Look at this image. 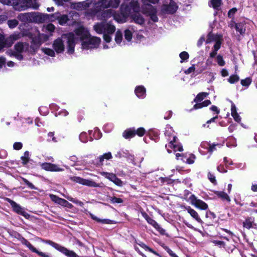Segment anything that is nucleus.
<instances>
[{
    "instance_id": "f257e3e1",
    "label": "nucleus",
    "mask_w": 257,
    "mask_h": 257,
    "mask_svg": "<svg viewBox=\"0 0 257 257\" xmlns=\"http://www.w3.org/2000/svg\"><path fill=\"white\" fill-rule=\"evenodd\" d=\"M63 39L66 40V52L70 55L73 54L74 53L76 42L74 34L71 32L63 34L61 37L55 40L52 45L53 48L57 54L63 53L65 50Z\"/></svg>"
},
{
    "instance_id": "f03ea898",
    "label": "nucleus",
    "mask_w": 257,
    "mask_h": 257,
    "mask_svg": "<svg viewBox=\"0 0 257 257\" xmlns=\"http://www.w3.org/2000/svg\"><path fill=\"white\" fill-rule=\"evenodd\" d=\"M42 241L45 243L50 245L68 257H80L74 251L69 250L66 247L51 240L42 239Z\"/></svg>"
},
{
    "instance_id": "7ed1b4c3",
    "label": "nucleus",
    "mask_w": 257,
    "mask_h": 257,
    "mask_svg": "<svg viewBox=\"0 0 257 257\" xmlns=\"http://www.w3.org/2000/svg\"><path fill=\"white\" fill-rule=\"evenodd\" d=\"M42 241L45 243L50 245L68 257H80L74 251L69 250L66 247L51 240L42 239Z\"/></svg>"
},
{
    "instance_id": "20e7f679",
    "label": "nucleus",
    "mask_w": 257,
    "mask_h": 257,
    "mask_svg": "<svg viewBox=\"0 0 257 257\" xmlns=\"http://www.w3.org/2000/svg\"><path fill=\"white\" fill-rule=\"evenodd\" d=\"M94 30L99 34L105 33V34H112L115 31V27L109 23L102 22L96 24L94 26Z\"/></svg>"
},
{
    "instance_id": "39448f33",
    "label": "nucleus",
    "mask_w": 257,
    "mask_h": 257,
    "mask_svg": "<svg viewBox=\"0 0 257 257\" xmlns=\"http://www.w3.org/2000/svg\"><path fill=\"white\" fill-rule=\"evenodd\" d=\"M165 136L169 137L168 140L169 141L168 144V147L171 149H173L175 151H178L179 152H182L183 151V147L180 143H177L176 140L177 138L176 136L173 135L172 139H171V136L170 135V133L168 131H166L165 133Z\"/></svg>"
},
{
    "instance_id": "423d86ee",
    "label": "nucleus",
    "mask_w": 257,
    "mask_h": 257,
    "mask_svg": "<svg viewBox=\"0 0 257 257\" xmlns=\"http://www.w3.org/2000/svg\"><path fill=\"white\" fill-rule=\"evenodd\" d=\"M100 42V39L97 37L90 38L86 41L82 42V48L84 49L88 50L97 48Z\"/></svg>"
},
{
    "instance_id": "0eeeda50",
    "label": "nucleus",
    "mask_w": 257,
    "mask_h": 257,
    "mask_svg": "<svg viewBox=\"0 0 257 257\" xmlns=\"http://www.w3.org/2000/svg\"><path fill=\"white\" fill-rule=\"evenodd\" d=\"M7 200L11 204L13 210L15 212L23 216L26 219H29L30 218V215L27 213L21 206L9 198H7Z\"/></svg>"
},
{
    "instance_id": "6e6552de",
    "label": "nucleus",
    "mask_w": 257,
    "mask_h": 257,
    "mask_svg": "<svg viewBox=\"0 0 257 257\" xmlns=\"http://www.w3.org/2000/svg\"><path fill=\"white\" fill-rule=\"evenodd\" d=\"M178 6L175 1L170 0L169 4H163L162 6V11L167 14H174L177 11Z\"/></svg>"
},
{
    "instance_id": "1a4fd4ad",
    "label": "nucleus",
    "mask_w": 257,
    "mask_h": 257,
    "mask_svg": "<svg viewBox=\"0 0 257 257\" xmlns=\"http://www.w3.org/2000/svg\"><path fill=\"white\" fill-rule=\"evenodd\" d=\"M189 200L191 204L195 206L196 208L201 210H206L208 208V205L204 201L197 199L194 194H192L190 196Z\"/></svg>"
},
{
    "instance_id": "9d476101",
    "label": "nucleus",
    "mask_w": 257,
    "mask_h": 257,
    "mask_svg": "<svg viewBox=\"0 0 257 257\" xmlns=\"http://www.w3.org/2000/svg\"><path fill=\"white\" fill-rule=\"evenodd\" d=\"M42 42L39 37L35 36L32 38L30 46L29 51L31 54H35L39 50Z\"/></svg>"
},
{
    "instance_id": "9b49d317",
    "label": "nucleus",
    "mask_w": 257,
    "mask_h": 257,
    "mask_svg": "<svg viewBox=\"0 0 257 257\" xmlns=\"http://www.w3.org/2000/svg\"><path fill=\"white\" fill-rule=\"evenodd\" d=\"M119 0H100L98 4L102 8L111 7L117 8L120 4Z\"/></svg>"
},
{
    "instance_id": "f8f14e48",
    "label": "nucleus",
    "mask_w": 257,
    "mask_h": 257,
    "mask_svg": "<svg viewBox=\"0 0 257 257\" xmlns=\"http://www.w3.org/2000/svg\"><path fill=\"white\" fill-rule=\"evenodd\" d=\"M50 197L53 202L62 206L66 207L69 209H71L73 207V205L68 201L60 198L57 195L51 194L50 195Z\"/></svg>"
},
{
    "instance_id": "ddd939ff",
    "label": "nucleus",
    "mask_w": 257,
    "mask_h": 257,
    "mask_svg": "<svg viewBox=\"0 0 257 257\" xmlns=\"http://www.w3.org/2000/svg\"><path fill=\"white\" fill-rule=\"evenodd\" d=\"M41 167L42 169L46 171L60 172L63 170V169L60 168L58 165L51 163H43L41 165Z\"/></svg>"
},
{
    "instance_id": "4468645a",
    "label": "nucleus",
    "mask_w": 257,
    "mask_h": 257,
    "mask_svg": "<svg viewBox=\"0 0 257 257\" xmlns=\"http://www.w3.org/2000/svg\"><path fill=\"white\" fill-rule=\"evenodd\" d=\"M242 226L247 229L256 228L257 224L255 222L254 217L252 216L246 217L242 222Z\"/></svg>"
},
{
    "instance_id": "2eb2a0df",
    "label": "nucleus",
    "mask_w": 257,
    "mask_h": 257,
    "mask_svg": "<svg viewBox=\"0 0 257 257\" xmlns=\"http://www.w3.org/2000/svg\"><path fill=\"white\" fill-rule=\"evenodd\" d=\"M32 22L43 23L46 22V18L48 16L46 14H43L37 12L31 13Z\"/></svg>"
},
{
    "instance_id": "dca6fc26",
    "label": "nucleus",
    "mask_w": 257,
    "mask_h": 257,
    "mask_svg": "<svg viewBox=\"0 0 257 257\" xmlns=\"http://www.w3.org/2000/svg\"><path fill=\"white\" fill-rule=\"evenodd\" d=\"M15 49L17 52L21 53L24 52H29L30 45L26 42H18L15 45Z\"/></svg>"
},
{
    "instance_id": "f3484780",
    "label": "nucleus",
    "mask_w": 257,
    "mask_h": 257,
    "mask_svg": "<svg viewBox=\"0 0 257 257\" xmlns=\"http://www.w3.org/2000/svg\"><path fill=\"white\" fill-rule=\"evenodd\" d=\"M74 32L77 36H80L81 40H84L88 38L89 33L85 30L83 26H80L74 30Z\"/></svg>"
},
{
    "instance_id": "a211bd4d",
    "label": "nucleus",
    "mask_w": 257,
    "mask_h": 257,
    "mask_svg": "<svg viewBox=\"0 0 257 257\" xmlns=\"http://www.w3.org/2000/svg\"><path fill=\"white\" fill-rule=\"evenodd\" d=\"M135 93L138 98L143 99L146 96V89L143 85L137 86L135 88Z\"/></svg>"
},
{
    "instance_id": "6ab92c4d",
    "label": "nucleus",
    "mask_w": 257,
    "mask_h": 257,
    "mask_svg": "<svg viewBox=\"0 0 257 257\" xmlns=\"http://www.w3.org/2000/svg\"><path fill=\"white\" fill-rule=\"evenodd\" d=\"M131 17L134 22L137 24L143 25L145 23V19L139 12L132 14Z\"/></svg>"
},
{
    "instance_id": "aec40b11",
    "label": "nucleus",
    "mask_w": 257,
    "mask_h": 257,
    "mask_svg": "<svg viewBox=\"0 0 257 257\" xmlns=\"http://www.w3.org/2000/svg\"><path fill=\"white\" fill-rule=\"evenodd\" d=\"M120 14L123 18L128 17L131 13V9L130 6L127 5L122 4L120 8Z\"/></svg>"
},
{
    "instance_id": "412c9836",
    "label": "nucleus",
    "mask_w": 257,
    "mask_h": 257,
    "mask_svg": "<svg viewBox=\"0 0 257 257\" xmlns=\"http://www.w3.org/2000/svg\"><path fill=\"white\" fill-rule=\"evenodd\" d=\"M18 19L20 21L25 23L32 22L31 13L20 14L18 16Z\"/></svg>"
},
{
    "instance_id": "4be33fe9",
    "label": "nucleus",
    "mask_w": 257,
    "mask_h": 257,
    "mask_svg": "<svg viewBox=\"0 0 257 257\" xmlns=\"http://www.w3.org/2000/svg\"><path fill=\"white\" fill-rule=\"evenodd\" d=\"M185 209L187 210V212L190 214V215L198 222L201 223L202 222L198 213L195 210L191 208L190 206H187L185 207Z\"/></svg>"
},
{
    "instance_id": "5701e85b",
    "label": "nucleus",
    "mask_w": 257,
    "mask_h": 257,
    "mask_svg": "<svg viewBox=\"0 0 257 257\" xmlns=\"http://www.w3.org/2000/svg\"><path fill=\"white\" fill-rule=\"evenodd\" d=\"M122 137L125 139H130L135 137V127H130L122 133Z\"/></svg>"
},
{
    "instance_id": "b1692460",
    "label": "nucleus",
    "mask_w": 257,
    "mask_h": 257,
    "mask_svg": "<svg viewBox=\"0 0 257 257\" xmlns=\"http://www.w3.org/2000/svg\"><path fill=\"white\" fill-rule=\"evenodd\" d=\"M143 13L146 14L147 16H150L155 13H157V9L155 7L151 5H148L143 10Z\"/></svg>"
},
{
    "instance_id": "393cba45",
    "label": "nucleus",
    "mask_w": 257,
    "mask_h": 257,
    "mask_svg": "<svg viewBox=\"0 0 257 257\" xmlns=\"http://www.w3.org/2000/svg\"><path fill=\"white\" fill-rule=\"evenodd\" d=\"M22 0H0V2L8 6H13L16 7L19 6L22 3Z\"/></svg>"
},
{
    "instance_id": "a878e982",
    "label": "nucleus",
    "mask_w": 257,
    "mask_h": 257,
    "mask_svg": "<svg viewBox=\"0 0 257 257\" xmlns=\"http://www.w3.org/2000/svg\"><path fill=\"white\" fill-rule=\"evenodd\" d=\"M215 194L218 196V197L221 199L222 200H225L228 202L230 201V198L227 194L224 191H216Z\"/></svg>"
},
{
    "instance_id": "bb28decb",
    "label": "nucleus",
    "mask_w": 257,
    "mask_h": 257,
    "mask_svg": "<svg viewBox=\"0 0 257 257\" xmlns=\"http://www.w3.org/2000/svg\"><path fill=\"white\" fill-rule=\"evenodd\" d=\"M141 247L144 248L146 251H148L158 256L159 257H161V255L159 254V253H158L156 251L154 250L153 248L150 247L148 245H147L145 243L141 242L140 243H138Z\"/></svg>"
},
{
    "instance_id": "cd10ccee",
    "label": "nucleus",
    "mask_w": 257,
    "mask_h": 257,
    "mask_svg": "<svg viewBox=\"0 0 257 257\" xmlns=\"http://www.w3.org/2000/svg\"><path fill=\"white\" fill-rule=\"evenodd\" d=\"M83 185H85L89 187H101L100 184L99 183H97L92 180H88L84 179L83 180Z\"/></svg>"
},
{
    "instance_id": "c85d7f7f",
    "label": "nucleus",
    "mask_w": 257,
    "mask_h": 257,
    "mask_svg": "<svg viewBox=\"0 0 257 257\" xmlns=\"http://www.w3.org/2000/svg\"><path fill=\"white\" fill-rule=\"evenodd\" d=\"M129 6H130V8L135 12H138L140 10V4L138 1L132 0L129 3Z\"/></svg>"
},
{
    "instance_id": "c756f323",
    "label": "nucleus",
    "mask_w": 257,
    "mask_h": 257,
    "mask_svg": "<svg viewBox=\"0 0 257 257\" xmlns=\"http://www.w3.org/2000/svg\"><path fill=\"white\" fill-rule=\"evenodd\" d=\"M23 166H26L30 161V153L28 151L24 152V155L21 157Z\"/></svg>"
},
{
    "instance_id": "7c9ffc66",
    "label": "nucleus",
    "mask_w": 257,
    "mask_h": 257,
    "mask_svg": "<svg viewBox=\"0 0 257 257\" xmlns=\"http://www.w3.org/2000/svg\"><path fill=\"white\" fill-rule=\"evenodd\" d=\"M209 95V93L208 92H200L199 93L196 97L194 99V101L196 103L201 102L203 100L205 97H206Z\"/></svg>"
},
{
    "instance_id": "2f4dec72",
    "label": "nucleus",
    "mask_w": 257,
    "mask_h": 257,
    "mask_svg": "<svg viewBox=\"0 0 257 257\" xmlns=\"http://www.w3.org/2000/svg\"><path fill=\"white\" fill-rule=\"evenodd\" d=\"M90 216H91V218L93 220L97 221V222H100L102 224H111L112 222V220H111L110 219H99L97 217L95 216V215H94L92 214H90Z\"/></svg>"
},
{
    "instance_id": "473e14b6",
    "label": "nucleus",
    "mask_w": 257,
    "mask_h": 257,
    "mask_svg": "<svg viewBox=\"0 0 257 257\" xmlns=\"http://www.w3.org/2000/svg\"><path fill=\"white\" fill-rule=\"evenodd\" d=\"M112 16V13L110 10L103 11L101 14V19L104 21H106L107 19L110 18Z\"/></svg>"
},
{
    "instance_id": "72a5a7b5",
    "label": "nucleus",
    "mask_w": 257,
    "mask_h": 257,
    "mask_svg": "<svg viewBox=\"0 0 257 257\" xmlns=\"http://www.w3.org/2000/svg\"><path fill=\"white\" fill-rule=\"evenodd\" d=\"M48 16L46 18V22H54L56 20H58L59 17L60 16V13H55L53 14H47Z\"/></svg>"
},
{
    "instance_id": "f704fd0d",
    "label": "nucleus",
    "mask_w": 257,
    "mask_h": 257,
    "mask_svg": "<svg viewBox=\"0 0 257 257\" xmlns=\"http://www.w3.org/2000/svg\"><path fill=\"white\" fill-rule=\"evenodd\" d=\"M208 147L207 148V151L209 153H212L214 151L216 150V147H221V145L220 144H210V143H207Z\"/></svg>"
},
{
    "instance_id": "c9c22d12",
    "label": "nucleus",
    "mask_w": 257,
    "mask_h": 257,
    "mask_svg": "<svg viewBox=\"0 0 257 257\" xmlns=\"http://www.w3.org/2000/svg\"><path fill=\"white\" fill-rule=\"evenodd\" d=\"M217 35H214L211 32H209L207 36V39L206 40V43L209 44L213 41H217Z\"/></svg>"
},
{
    "instance_id": "e433bc0d",
    "label": "nucleus",
    "mask_w": 257,
    "mask_h": 257,
    "mask_svg": "<svg viewBox=\"0 0 257 257\" xmlns=\"http://www.w3.org/2000/svg\"><path fill=\"white\" fill-rule=\"evenodd\" d=\"M146 133V130L143 127H139L137 129H136L135 128V136L136 135H137L138 136H139L140 137H142L145 135Z\"/></svg>"
},
{
    "instance_id": "4c0bfd02",
    "label": "nucleus",
    "mask_w": 257,
    "mask_h": 257,
    "mask_svg": "<svg viewBox=\"0 0 257 257\" xmlns=\"http://www.w3.org/2000/svg\"><path fill=\"white\" fill-rule=\"evenodd\" d=\"M108 200H109V201L111 203H113V204H114V203L119 204V203H122L123 202V200L122 199H121L120 198H117L115 196H108Z\"/></svg>"
},
{
    "instance_id": "58836bf2",
    "label": "nucleus",
    "mask_w": 257,
    "mask_h": 257,
    "mask_svg": "<svg viewBox=\"0 0 257 257\" xmlns=\"http://www.w3.org/2000/svg\"><path fill=\"white\" fill-rule=\"evenodd\" d=\"M235 28L236 31L239 32L241 35L244 34L245 31L243 25L241 23H236L235 24Z\"/></svg>"
},
{
    "instance_id": "ea45409f",
    "label": "nucleus",
    "mask_w": 257,
    "mask_h": 257,
    "mask_svg": "<svg viewBox=\"0 0 257 257\" xmlns=\"http://www.w3.org/2000/svg\"><path fill=\"white\" fill-rule=\"evenodd\" d=\"M58 20L60 25H63L65 24L68 21V16L66 15H61L60 14V16L59 17Z\"/></svg>"
},
{
    "instance_id": "a19ab883",
    "label": "nucleus",
    "mask_w": 257,
    "mask_h": 257,
    "mask_svg": "<svg viewBox=\"0 0 257 257\" xmlns=\"http://www.w3.org/2000/svg\"><path fill=\"white\" fill-rule=\"evenodd\" d=\"M221 1L222 0H211L210 3L214 9L218 10L221 5Z\"/></svg>"
},
{
    "instance_id": "79ce46f5",
    "label": "nucleus",
    "mask_w": 257,
    "mask_h": 257,
    "mask_svg": "<svg viewBox=\"0 0 257 257\" xmlns=\"http://www.w3.org/2000/svg\"><path fill=\"white\" fill-rule=\"evenodd\" d=\"M239 80V77L237 74H233L230 76V77L227 79L228 81L230 84H234L237 82H238Z\"/></svg>"
},
{
    "instance_id": "37998d69",
    "label": "nucleus",
    "mask_w": 257,
    "mask_h": 257,
    "mask_svg": "<svg viewBox=\"0 0 257 257\" xmlns=\"http://www.w3.org/2000/svg\"><path fill=\"white\" fill-rule=\"evenodd\" d=\"M43 51L44 53L51 57H55V50L49 48H45L43 49Z\"/></svg>"
},
{
    "instance_id": "c03bdc74",
    "label": "nucleus",
    "mask_w": 257,
    "mask_h": 257,
    "mask_svg": "<svg viewBox=\"0 0 257 257\" xmlns=\"http://www.w3.org/2000/svg\"><path fill=\"white\" fill-rule=\"evenodd\" d=\"M179 57L181 59L180 62L183 63L184 61L189 59V55L187 52L183 51L180 53Z\"/></svg>"
},
{
    "instance_id": "a18cd8bd",
    "label": "nucleus",
    "mask_w": 257,
    "mask_h": 257,
    "mask_svg": "<svg viewBox=\"0 0 257 257\" xmlns=\"http://www.w3.org/2000/svg\"><path fill=\"white\" fill-rule=\"evenodd\" d=\"M217 63L220 66H223L225 64V61L223 58V56L221 55H218L216 58Z\"/></svg>"
},
{
    "instance_id": "49530a36",
    "label": "nucleus",
    "mask_w": 257,
    "mask_h": 257,
    "mask_svg": "<svg viewBox=\"0 0 257 257\" xmlns=\"http://www.w3.org/2000/svg\"><path fill=\"white\" fill-rule=\"evenodd\" d=\"M162 246L171 257H179L168 246L163 244L162 245Z\"/></svg>"
},
{
    "instance_id": "de8ad7c7",
    "label": "nucleus",
    "mask_w": 257,
    "mask_h": 257,
    "mask_svg": "<svg viewBox=\"0 0 257 257\" xmlns=\"http://www.w3.org/2000/svg\"><path fill=\"white\" fill-rule=\"evenodd\" d=\"M252 80L250 77H247L240 81V83L243 86L248 87L251 83Z\"/></svg>"
},
{
    "instance_id": "09e8293b",
    "label": "nucleus",
    "mask_w": 257,
    "mask_h": 257,
    "mask_svg": "<svg viewBox=\"0 0 257 257\" xmlns=\"http://www.w3.org/2000/svg\"><path fill=\"white\" fill-rule=\"evenodd\" d=\"M16 39H15L14 40H15ZM4 41H5V47H10L12 46L13 44L14 43V40L12 39V37H10L9 38H7L5 39L4 38Z\"/></svg>"
},
{
    "instance_id": "8fccbe9b",
    "label": "nucleus",
    "mask_w": 257,
    "mask_h": 257,
    "mask_svg": "<svg viewBox=\"0 0 257 257\" xmlns=\"http://www.w3.org/2000/svg\"><path fill=\"white\" fill-rule=\"evenodd\" d=\"M18 24V21L16 19L10 20L8 21V25L9 27L11 29H13L16 27Z\"/></svg>"
},
{
    "instance_id": "3c124183",
    "label": "nucleus",
    "mask_w": 257,
    "mask_h": 257,
    "mask_svg": "<svg viewBox=\"0 0 257 257\" xmlns=\"http://www.w3.org/2000/svg\"><path fill=\"white\" fill-rule=\"evenodd\" d=\"M122 39V33L119 31H117L116 32L115 36V41L117 44H120Z\"/></svg>"
},
{
    "instance_id": "603ef678",
    "label": "nucleus",
    "mask_w": 257,
    "mask_h": 257,
    "mask_svg": "<svg viewBox=\"0 0 257 257\" xmlns=\"http://www.w3.org/2000/svg\"><path fill=\"white\" fill-rule=\"evenodd\" d=\"M207 177L208 179L209 180V181L214 185H217V182L216 180L215 176L214 175V174H212L210 172L208 173L207 174Z\"/></svg>"
},
{
    "instance_id": "864d4df0",
    "label": "nucleus",
    "mask_w": 257,
    "mask_h": 257,
    "mask_svg": "<svg viewBox=\"0 0 257 257\" xmlns=\"http://www.w3.org/2000/svg\"><path fill=\"white\" fill-rule=\"evenodd\" d=\"M149 136L151 139L154 140L156 142L159 138V134L157 132H150Z\"/></svg>"
},
{
    "instance_id": "5fc2aeb1",
    "label": "nucleus",
    "mask_w": 257,
    "mask_h": 257,
    "mask_svg": "<svg viewBox=\"0 0 257 257\" xmlns=\"http://www.w3.org/2000/svg\"><path fill=\"white\" fill-rule=\"evenodd\" d=\"M133 34L130 30H125L124 31V38L127 41H131L132 39Z\"/></svg>"
},
{
    "instance_id": "6e6d98bb",
    "label": "nucleus",
    "mask_w": 257,
    "mask_h": 257,
    "mask_svg": "<svg viewBox=\"0 0 257 257\" xmlns=\"http://www.w3.org/2000/svg\"><path fill=\"white\" fill-rule=\"evenodd\" d=\"M101 174L110 181L112 180L113 177L115 175V174H113L112 173H108L105 172H101Z\"/></svg>"
},
{
    "instance_id": "4d7b16f0",
    "label": "nucleus",
    "mask_w": 257,
    "mask_h": 257,
    "mask_svg": "<svg viewBox=\"0 0 257 257\" xmlns=\"http://www.w3.org/2000/svg\"><path fill=\"white\" fill-rule=\"evenodd\" d=\"M237 11V10L236 8H233L229 10L228 12V17L229 18H233L234 17V14Z\"/></svg>"
},
{
    "instance_id": "13d9d810",
    "label": "nucleus",
    "mask_w": 257,
    "mask_h": 257,
    "mask_svg": "<svg viewBox=\"0 0 257 257\" xmlns=\"http://www.w3.org/2000/svg\"><path fill=\"white\" fill-rule=\"evenodd\" d=\"M23 181L25 184H26L28 187L31 189H36V188L35 187V186L29 181H28L27 179L25 178H23Z\"/></svg>"
},
{
    "instance_id": "bf43d9fd",
    "label": "nucleus",
    "mask_w": 257,
    "mask_h": 257,
    "mask_svg": "<svg viewBox=\"0 0 257 257\" xmlns=\"http://www.w3.org/2000/svg\"><path fill=\"white\" fill-rule=\"evenodd\" d=\"M155 228L158 231L161 235H166L168 236V234L165 233L166 231L164 229H163L161 226L158 224L157 226L155 227Z\"/></svg>"
},
{
    "instance_id": "052dcab7",
    "label": "nucleus",
    "mask_w": 257,
    "mask_h": 257,
    "mask_svg": "<svg viewBox=\"0 0 257 257\" xmlns=\"http://www.w3.org/2000/svg\"><path fill=\"white\" fill-rule=\"evenodd\" d=\"M212 242L213 243H214L215 245H217V246H219L220 247H224V246L225 245V242L224 241H221V240H213L212 241Z\"/></svg>"
},
{
    "instance_id": "680f3d73",
    "label": "nucleus",
    "mask_w": 257,
    "mask_h": 257,
    "mask_svg": "<svg viewBox=\"0 0 257 257\" xmlns=\"http://www.w3.org/2000/svg\"><path fill=\"white\" fill-rule=\"evenodd\" d=\"M36 0H22V3L25 5L27 7H31L33 3V2H35Z\"/></svg>"
},
{
    "instance_id": "e2e57ef3",
    "label": "nucleus",
    "mask_w": 257,
    "mask_h": 257,
    "mask_svg": "<svg viewBox=\"0 0 257 257\" xmlns=\"http://www.w3.org/2000/svg\"><path fill=\"white\" fill-rule=\"evenodd\" d=\"M23 147V144L21 142H15L13 145V148L16 150H20Z\"/></svg>"
},
{
    "instance_id": "0e129e2a",
    "label": "nucleus",
    "mask_w": 257,
    "mask_h": 257,
    "mask_svg": "<svg viewBox=\"0 0 257 257\" xmlns=\"http://www.w3.org/2000/svg\"><path fill=\"white\" fill-rule=\"evenodd\" d=\"M147 221L149 224L152 225L154 228L156 227L158 224L155 220L150 217L147 220Z\"/></svg>"
},
{
    "instance_id": "69168bd1",
    "label": "nucleus",
    "mask_w": 257,
    "mask_h": 257,
    "mask_svg": "<svg viewBox=\"0 0 257 257\" xmlns=\"http://www.w3.org/2000/svg\"><path fill=\"white\" fill-rule=\"evenodd\" d=\"M195 156L194 154H191L190 156L187 159L186 163L188 164H192L194 163Z\"/></svg>"
},
{
    "instance_id": "338daca9",
    "label": "nucleus",
    "mask_w": 257,
    "mask_h": 257,
    "mask_svg": "<svg viewBox=\"0 0 257 257\" xmlns=\"http://www.w3.org/2000/svg\"><path fill=\"white\" fill-rule=\"evenodd\" d=\"M231 115L235 121L238 123L241 122V118L237 112L232 114Z\"/></svg>"
},
{
    "instance_id": "774afa93",
    "label": "nucleus",
    "mask_w": 257,
    "mask_h": 257,
    "mask_svg": "<svg viewBox=\"0 0 257 257\" xmlns=\"http://www.w3.org/2000/svg\"><path fill=\"white\" fill-rule=\"evenodd\" d=\"M102 34H103V38L104 40L106 43H109L111 40V37L110 36V34H105V33Z\"/></svg>"
}]
</instances>
